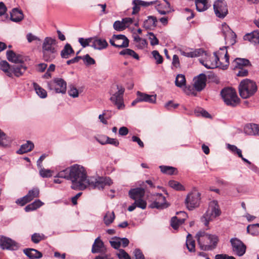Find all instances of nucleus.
<instances>
[{
    "label": "nucleus",
    "instance_id": "nucleus-1",
    "mask_svg": "<svg viewBox=\"0 0 259 259\" xmlns=\"http://www.w3.org/2000/svg\"><path fill=\"white\" fill-rule=\"evenodd\" d=\"M57 176L70 180L72 183L71 187L73 190H84L89 184L90 179H88L85 169L78 164H74L60 171Z\"/></svg>",
    "mask_w": 259,
    "mask_h": 259
},
{
    "label": "nucleus",
    "instance_id": "nucleus-2",
    "mask_svg": "<svg viewBox=\"0 0 259 259\" xmlns=\"http://www.w3.org/2000/svg\"><path fill=\"white\" fill-rule=\"evenodd\" d=\"M195 237L199 248L204 251L212 250L215 249L219 240L216 235L209 234L202 231H199Z\"/></svg>",
    "mask_w": 259,
    "mask_h": 259
},
{
    "label": "nucleus",
    "instance_id": "nucleus-3",
    "mask_svg": "<svg viewBox=\"0 0 259 259\" xmlns=\"http://www.w3.org/2000/svg\"><path fill=\"white\" fill-rule=\"evenodd\" d=\"M57 41L55 38L46 37L42 45L43 59L47 62L52 61L57 56Z\"/></svg>",
    "mask_w": 259,
    "mask_h": 259
},
{
    "label": "nucleus",
    "instance_id": "nucleus-4",
    "mask_svg": "<svg viewBox=\"0 0 259 259\" xmlns=\"http://www.w3.org/2000/svg\"><path fill=\"white\" fill-rule=\"evenodd\" d=\"M257 89L255 82L249 79H243L239 85V94L243 99H247L253 96Z\"/></svg>",
    "mask_w": 259,
    "mask_h": 259
},
{
    "label": "nucleus",
    "instance_id": "nucleus-5",
    "mask_svg": "<svg viewBox=\"0 0 259 259\" xmlns=\"http://www.w3.org/2000/svg\"><path fill=\"white\" fill-rule=\"evenodd\" d=\"M221 211L217 200H212L209 203L208 209L201 218V222L205 226H208L209 222L220 215Z\"/></svg>",
    "mask_w": 259,
    "mask_h": 259
},
{
    "label": "nucleus",
    "instance_id": "nucleus-6",
    "mask_svg": "<svg viewBox=\"0 0 259 259\" xmlns=\"http://www.w3.org/2000/svg\"><path fill=\"white\" fill-rule=\"evenodd\" d=\"M221 95L226 105L232 107H235L238 105L240 99L238 97L235 90L232 88L223 89L221 92Z\"/></svg>",
    "mask_w": 259,
    "mask_h": 259
},
{
    "label": "nucleus",
    "instance_id": "nucleus-7",
    "mask_svg": "<svg viewBox=\"0 0 259 259\" xmlns=\"http://www.w3.org/2000/svg\"><path fill=\"white\" fill-rule=\"evenodd\" d=\"M47 87L49 90L56 93L64 94L66 92L67 83L61 78H55L48 82Z\"/></svg>",
    "mask_w": 259,
    "mask_h": 259
},
{
    "label": "nucleus",
    "instance_id": "nucleus-8",
    "mask_svg": "<svg viewBox=\"0 0 259 259\" xmlns=\"http://www.w3.org/2000/svg\"><path fill=\"white\" fill-rule=\"evenodd\" d=\"M113 182L109 177H99L98 179L90 178L88 187L93 189L103 190L106 186L112 185Z\"/></svg>",
    "mask_w": 259,
    "mask_h": 259
},
{
    "label": "nucleus",
    "instance_id": "nucleus-9",
    "mask_svg": "<svg viewBox=\"0 0 259 259\" xmlns=\"http://www.w3.org/2000/svg\"><path fill=\"white\" fill-rule=\"evenodd\" d=\"M117 91L114 94H111L110 101L117 106L119 110L124 108L123 95L124 88L121 85H116Z\"/></svg>",
    "mask_w": 259,
    "mask_h": 259
},
{
    "label": "nucleus",
    "instance_id": "nucleus-10",
    "mask_svg": "<svg viewBox=\"0 0 259 259\" xmlns=\"http://www.w3.org/2000/svg\"><path fill=\"white\" fill-rule=\"evenodd\" d=\"M230 242L234 255L240 257L245 253L246 246L241 240L234 237L231 238Z\"/></svg>",
    "mask_w": 259,
    "mask_h": 259
},
{
    "label": "nucleus",
    "instance_id": "nucleus-11",
    "mask_svg": "<svg viewBox=\"0 0 259 259\" xmlns=\"http://www.w3.org/2000/svg\"><path fill=\"white\" fill-rule=\"evenodd\" d=\"M200 201V193L197 191H193L189 193L185 199V204L187 208L192 210L199 206Z\"/></svg>",
    "mask_w": 259,
    "mask_h": 259
},
{
    "label": "nucleus",
    "instance_id": "nucleus-12",
    "mask_svg": "<svg viewBox=\"0 0 259 259\" xmlns=\"http://www.w3.org/2000/svg\"><path fill=\"white\" fill-rule=\"evenodd\" d=\"M227 48V47H223L218 52L213 53L215 57L219 58V63L221 64L220 68L223 69H226L229 65V56Z\"/></svg>",
    "mask_w": 259,
    "mask_h": 259
},
{
    "label": "nucleus",
    "instance_id": "nucleus-13",
    "mask_svg": "<svg viewBox=\"0 0 259 259\" xmlns=\"http://www.w3.org/2000/svg\"><path fill=\"white\" fill-rule=\"evenodd\" d=\"M213 9L217 17L224 18L228 14L226 3L223 0H217L213 4Z\"/></svg>",
    "mask_w": 259,
    "mask_h": 259
},
{
    "label": "nucleus",
    "instance_id": "nucleus-14",
    "mask_svg": "<svg viewBox=\"0 0 259 259\" xmlns=\"http://www.w3.org/2000/svg\"><path fill=\"white\" fill-rule=\"evenodd\" d=\"M137 98L132 103V106H135L140 102H146L150 103H155L156 101V95H148L147 94L138 91Z\"/></svg>",
    "mask_w": 259,
    "mask_h": 259
},
{
    "label": "nucleus",
    "instance_id": "nucleus-15",
    "mask_svg": "<svg viewBox=\"0 0 259 259\" xmlns=\"http://www.w3.org/2000/svg\"><path fill=\"white\" fill-rule=\"evenodd\" d=\"M0 247L3 249L16 250L19 248V245L12 239L2 236L0 237Z\"/></svg>",
    "mask_w": 259,
    "mask_h": 259
},
{
    "label": "nucleus",
    "instance_id": "nucleus-16",
    "mask_svg": "<svg viewBox=\"0 0 259 259\" xmlns=\"http://www.w3.org/2000/svg\"><path fill=\"white\" fill-rule=\"evenodd\" d=\"M155 200L152 202L149 205L151 208H157L162 209L168 206V204L166 202L165 197L161 193H156Z\"/></svg>",
    "mask_w": 259,
    "mask_h": 259
},
{
    "label": "nucleus",
    "instance_id": "nucleus-17",
    "mask_svg": "<svg viewBox=\"0 0 259 259\" xmlns=\"http://www.w3.org/2000/svg\"><path fill=\"white\" fill-rule=\"evenodd\" d=\"M205 53V58L204 60L200 59V62L207 69H213L220 67V63H219V58L214 56L211 57Z\"/></svg>",
    "mask_w": 259,
    "mask_h": 259
},
{
    "label": "nucleus",
    "instance_id": "nucleus-18",
    "mask_svg": "<svg viewBox=\"0 0 259 259\" xmlns=\"http://www.w3.org/2000/svg\"><path fill=\"white\" fill-rule=\"evenodd\" d=\"M222 31L226 41L229 42L231 45L235 44L236 35L226 23L222 24Z\"/></svg>",
    "mask_w": 259,
    "mask_h": 259
},
{
    "label": "nucleus",
    "instance_id": "nucleus-19",
    "mask_svg": "<svg viewBox=\"0 0 259 259\" xmlns=\"http://www.w3.org/2000/svg\"><path fill=\"white\" fill-rule=\"evenodd\" d=\"M194 80V87L197 91H201L206 86V75L201 73L195 77Z\"/></svg>",
    "mask_w": 259,
    "mask_h": 259
},
{
    "label": "nucleus",
    "instance_id": "nucleus-20",
    "mask_svg": "<svg viewBox=\"0 0 259 259\" xmlns=\"http://www.w3.org/2000/svg\"><path fill=\"white\" fill-rule=\"evenodd\" d=\"M145 190L143 188H136L131 189L128 191L129 197L133 200L144 198Z\"/></svg>",
    "mask_w": 259,
    "mask_h": 259
},
{
    "label": "nucleus",
    "instance_id": "nucleus-21",
    "mask_svg": "<svg viewBox=\"0 0 259 259\" xmlns=\"http://www.w3.org/2000/svg\"><path fill=\"white\" fill-rule=\"evenodd\" d=\"M107 46L108 43L105 39L97 37H93V42L91 47L95 49L101 50L106 48Z\"/></svg>",
    "mask_w": 259,
    "mask_h": 259
},
{
    "label": "nucleus",
    "instance_id": "nucleus-22",
    "mask_svg": "<svg viewBox=\"0 0 259 259\" xmlns=\"http://www.w3.org/2000/svg\"><path fill=\"white\" fill-rule=\"evenodd\" d=\"M7 58L12 63L16 64L22 63L23 62V58L22 56L19 54H16L12 50L7 51Z\"/></svg>",
    "mask_w": 259,
    "mask_h": 259
},
{
    "label": "nucleus",
    "instance_id": "nucleus-23",
    "mask_svg": "<svg viewBox=\"0 0 259 259\" xmlns=\"http://www.w3.org/2000/svg\"><path fill=\"white\" fill-rule=\"evenodd\" d=\"M243 39L245 40H248L255 45L259 44V30H254L251 33L245 34L243 37Z\"/></svg>",
    "mask_w": 259,
    "mask_h": 259
},
{
    "label": "nucleus",
    "instance_id": "nucleus-24",
    "mask_svg": "<svg viewBox=\"0 0 259 259\" xmlns=\"http://www.w3.org/2000/svg\"><path fill=\"white\" fill-rule=\"evenodd\" d=\"M245 133L249 135L259 136V125L255 123H250L245 125Z\"/></svg>",
    "mask_w": 259,
    "mask_h": 259
},
{
    "label": "nucleus",
    "instance_id": "nucleus-25",
    "mask_svg": "<svg viewBox=\"0 0 259 259\" xmlns=\"http://www.w3.org/2000/svg\"><path fill=\"white\" fill-rule=\"evenodd\" d=\"M13 65L11 68L12 73H14L16 77L22 76L26 71L27 67L22 63Z\"/></svg>",
    "mask_w": 259,
    "mask_h": 259
},
{
    "label": "nucleus",
    "instance_id": "nucleus-26",
    "mask_svg": "<svg viewBox=\"0 0 259 259\" xmlns=\"http://www.w3.org/2000/svg\"><path fill=\"white\" fill-rule=\"evenodd\" d=\"M157 20L156 17L149 16L147 19L144 21L143 26L147 29H151L157 25Z\"/></svg>",
    "mask_w": 259,
    "mask_h": 259
},
{
    "label": "nucleus",
    "instance_id": "nucleus-27",
    "mask_svg": "<svg viewBox=\"0 0 259 259\" xmlns=\"http://www.w3.org/2000/svg\"><path fill=\"white\" fill-rule=\"evenodd\" d=\"M196 10L198 12H204L207 10L210 7V4L208 0H195Z\"/></svg>",
    "mask_w": 259,
    "mask_h": 259
},
{
    "label": "nucleus",
    "instance_id": "nucleus-28",
    "mask_svg": "<svg viewBox=\"0 0 259 259\" xmlns=\"http://www.w3.org/2000/svg\"><path fill=\"white\" fill-rule=\"evenodd\" d=\"M11 20L15 22L21 21L24 17L22 11L17 8H14L10 13Z\"/></svg>",
    "mask_w": 259,
    "mask_h": 259
},
{
    "label": "nucleus",
    "instance_id": "nucleus-29",
    "mask_svg": "<svg viewBox=\"0 0 259 259\" xmlns=\"http://www.w3.org/2000/svg\"><path fill=\"white\" fill-rule=\"evenodd\" d=\"M24 253L30 259L40 258L42 257V253L35 249L27 248L24 249Z\"/></svg>",
    "mask_w": 259,
    "mask_h": 259
},
{
    "label": "nucleus",
    "instance_id": "nucleus-30",
    "mask_svg": "<svg viewBox=\"0 0 259 259\" xmlns=\"http://www.w3.org/2000/svg\"><path fill=\"white\" fill-rule=\"evenodd\" d=\"M104 243L99 237L96 238L92 246V252L94 253H99L103 251Z\"/></svg>",
    "mask_w": 259,
    "mask_h": 259
},
{
    "label": "nucleus",
    "instance_id": "nucleus-31",
    "mask_svg": "<svg viewBox=\"0 0 259 259\" xmlns=\"http://www.w3.org/2000/svg\"><path fill=\"white\" fill-rule=\"evenodd\" d=\"M181 55L188 57V58H194L200 56L201 52H203L202 50L201 49L199 50H195L194 51H192V49H191L190 51H188V50L184 51L182 49H180L179 50Z\"/></svg>",
    "mask_w": 259,
    "mask_h": 259
},
{
    "label": "nucleus",
    "instance_id": "nucleus-32",
    "mask_svg": "<svg viewBox=\"0 0 259 259\" xmlns=\"http://www.w3.org/2000/svg\"><path fill=\"white\" fill-rule=\"evenodd\" d=\"M12 141V140L0 129V147H8L10 146Z\"/></svg>",
    "mask_w": 259,
    "mask_h": 259
},
{
    "label": "nucleus",
    "instance_id": "nucleus-33",
    "mask_svg": "<svg viewBox=\"0 0 259 259\" xmlns=\"http://www.w3.org/2000/svg\"><path fill=\"white\" fill-rule=\"evenodd\" d=\"M234 67L241 68L244 66H251V63L249 60L244 58H236L233 62Z\"/></svg>",
    "mask_w": 259,
    "mask_h": 259
},
{
    "label": "nucleus",
    "instance_id": "nucleus-34",
    "mask_svg": "<svg viewBox=\"0 0 259 259\" xmlns=\"http://www.w3.org/2000/svg\"><path fill=\"white\" fill-rule=\"evenodd\" d=\"M74 51L69 44H66L62 50L61 51L60 55L62 58L67 59L71 54H73Z\"/></svg>",
    "mask_w": 259,
    "mask_h": 259
},
{
    "label": "nucleus",
    "instance_id": "nucleus-35",
    "mask_svg": "<svg viewBox=\"0 0 259 259\" xmlns=\"http://www.w3.org/2000/svg\"><path fill=\"white\" fill-rule=\"evenodd\" d=\"M33 148V143L30 141H28L26 143L21 145L20 148L17 151V153L19 154H22L30 151Z\"/></svg>",
    "mask_w": 259,
    "mask_h": 259
},
{
    "label": "nucleus",
    "instance_id": "nucleus-36",
    "mask_svg": "<svg viewBox=\"0 0 259 259\" xmlns=\"http://www.w3.org/2000/svg\"><path fill=\"white\" fill-rule=\"evenodd\" d=\"M33 87L35 91L36 94L42 99L46 98L47 97V91L42 88L39 84L36 82L33 83Z\"/></svg>",
    "mask_w": 259,
    "mask_h": 259
},
{
    "label": "nucleus",
    "instance_id": "nucleus-37",
    "mask_svg": "<svg viewBox=\"0 0 259 259\" xmlns=\"http://www.w3.org/2000/svg\"><path fill=\"white\" fill-rule=\"evenodd\" d=\"M0 69L5 72L8 76H12L11 68H10V64L7 61L3 60L0 62Z\"/></svg>",
    "mask_w": 259,
    "mask_h": 259
},
{
    "label": "nucleus",
    "instance_id": "nucleus-38",
    "mask_svg": "<svg viewBox=\"0 0 259 259\" xmlns=\"http://www.w3.org/2000/svg\"><path fill=\"white\" fill-rule=\"evenodd\" d=\"M185 222V219H181V218H179L178 217H174L171 218L170 221V225L172 228L177 230L179 227L180 225L183 224Z\"/></svg>",
    "mask_w": 259,
    "mask_h": 259
},
{
    "label": "nucleus",
    "instance_id": "nucleus-39",
    "mask_svg": "<svg viewBox=\"0 0 259 259\" xmlns=\"http://www.w3.org/2000/svg\"><path fill=\"white\" fill-rule=\"evenodd\" d=\"M39 190L38 188L35 187L30 190L26 196H27V199H28V200L31 201L34 198L38 197L39 196Z\"/></svg>",
    "mask_w": 259,
    "mask_h": 259
},
{
    "label": "nucleus",
    "instance_id": "nucleus-40",
    "mask_svg": "<svg viewBox=\"0 0 259 259\" xmlns=\"http://www.w3.org/2000/svg\"><path fill=\"white\" fill-rule=\"evenodd\" d=\"M115 219V214L113 211H107L104 217V222L107 226L111 224Z\"/></svg>",
    "mask_w": 259,
    "mask_h": 259
},
{
    "label": "nucleus",
    "instance_id": "nucleus-41",
    "mask_svg": "<svg viewBox=\"0 0 259 259\" xmlns=\"http://www.w3.org/2000/svg\"><path fill=\"white\" fill-rule=\"evenodd\" d=\"M186 78L184 75L179 74L177 76L175 80V84L177 87L182 88L186 85Z\"/></svg>",
    "mask_w": 259,
    "mask_h": 259
},
{
    "label": "nucleus",
    "instance_id": "nucleus-42",
    "mask_svg": "<svg viewBox=\"0 0 259 259\" xmlns=\"http://www.w3.org/2000/svg\"><path fill=\"white\" fill-rule=\"evenodd\" d=\"M186 245L188 249L190 252H194L195 250V241L192 239V236L188 234L186 240Z\"/></svg>",
    "mask_w": 259,
    "mask_h": 259
},
{
    "label": "nucleus",
    "instance_id": "nucleus-43",
    "mask_svg": "<svg viewBox=\"0 0 259 259\" xmlns=\"http://www.w3.org/2000/svg\"><path fill=\"white\" fill-rule=\"evenodd\" d=\"M120 55H124V56H128L133 57L136 60L139 59V57L138 54H137L134 51L130 49H125L121 51L119 53Z\"/></svg>",
    "mask_w": 259,
    "mask_h": 259
},
{
    "label": "nucleus",
    "instance_id": "nucleus-44",
    "mask_svg": "<svg viewBox=\"0 0 259 259\" xmlns=\"http://www.w3.org/2000/svg\"><path fill=\"white\" fill-rule=\"evenodd\" d=\"M159 168L162 173L170 175L174 174L177 170L176 168L170 166L161 165Z\"/></svg>",
    "mask_w": 259,
    "mask_h": 259
},
{
    "label": "nucleus",
    "instance_id": "nucleus-45",
    "mask_svg": "<svg viewBox=\"0 0 259 259\" xmlns=\"http://www.w3.org/2000/svg\"><path fill=\"white\" fill-rule=\"evenodd\" d=\"M168 185L172 189L177 191H183L185 190L184 187L180 183L175 180H170L168 182Z\"/></svg>",
    "mask_w": 259,
    "mask_h": 259
},
{
    "label": "nucleus",
    "instance_id": "nucleus-46",
    "mask_svg": "<svg viewBox=\"0 0 259 259\" xmlns=\"http://www.w3.org/2000/svg\"><path fill=\"white\" fill-rule=\"evenodd\" d=\"M46 238L44 234L35 233L31 235V241L33 243L37 244L41 240H45Z\"/></svg>",
    "mask_w": 259,
    "mask_h": 259
},
{
    "label": "nucleus",
    "instance_id": "nucleus-47",
    "mask_svg": "<svg viewBox=\"0 0 259 259\" xmlns=\"http://www.w3.org/2000/svg\"><path fill=\"white\" fill-rule=\"evenodd\" d=\"M78 42L83 48L91 46L93 42V37H89L88 38L80 37L78 38Z\"/></svg>",
    "mask_w": 259,
    "mask_h": 259
},
{
    "label": "nucleus",
    "instance_id": "nucleus-48",
    "mask_svg": "<svg viewBox=\"0 0 259 259\" xmlns=\"http://www.w3.org/2000/svg\"><path fill=\"white\" fill-rule=\"evenodd\" d=\"M113 37V38L115 39V41H119L122 40V42L120 43V45H122V44H125L126 47L128 46L129 41L125 35L122 34L114 35Z\"/></svg>",
    "mask_w": 259,
    "mask_h": 259
},
{
    "label": "nucleus",
    "instance_id": "nucleus-49",
    "mask_svg": "<svg viewBox=\"0 0 259 259\" xmlns=\"http://www.w3.org/2000/svg\"><path fill=\"white\" fill-rule=\"evenodd\" d=\"M259 224L249 225L247 227V232L252 235H255L258 232Z\"/></svg>",
    "mask_w": 259,
    "mask_h": 259
},
{
    "label": "nucleus",
    "instance_id": "nucleus-50",
    "mask_svg": "<svg viewBox=\"0 0 259 259\" xmlns=\"http://www.w3.org/2000/svg\"><path fill=\"white\" fill-rule=\"evenodd\" d=\"M53 171L48 169H45L41 167L39 169V173L42 178H50L52 176Z\"/></svg>",
    "mask_w": 259,
    "mask_h": 259
},
{
    "label": "nucleus",
    "instance_id": "nucleus-51",
    "mask_svg": "<svg viewBox=\"0 0 259 259\" xmlns=\"http://www.w3.org/2000/svg\"><path fill=\"white\" fill-rule=\"evenodd\" d=\"M135 200V204L136 207L140 208L142 209H145L147 207V202L143 198L140 199H137Z\"/></svg>",
    "mask_w": 259,
    "mask_h": 259
},
{
    "label": "nucleus",
    "instance_id": "nucleus-52",
    "mask_svg": "<svg viewBox=\"0 0 259 259\" xmlns=\"http://www.w3.org/2000/svg\"><path fill=\"white\" fill-rule=\"evenodd\" d=\"M111 246L115 248L118 249L121 246V238L119 237H114L112 240L110 241Z\"/></svg>",
    "mask_w": 259,
    "mask_h": 259
},
{
    "label": "nucleus",
    "instance_id": "nucleus-53",
    "mask_svg": "<svg viewBox=\"0 0 259 259\" xmlns=\"http://www.w3.org/2000/svg\"><path fill=\"white\" fill-rule=\"evenodd\" d=\"M82 60L87 65H93L96 63L95 60L93 58L91 57L89 54L82 56Z\"/></svg>",
    "mask_w": 259,
    "mask_h": 259
},
{
    "label": "nucleus",
    "instance_id": "nucleus-54",
    "mask_svg": "<svg viewBox=\"0 0 259 259\" xmlns=\"http://www.w3.org/2000/svg\"><path fill=\"white\" fill-rule=\"evenodd\" d=\"M68 93L70 96L73 98H77L79 95L78 90L72 84L69 85Z\"/></svg>",
    "mask_w": 259,
    "mask_h": 259
},
{
    "label": "nucleus",
    "instance_id": "nucleus-55",
    "mask_svg": "<svg viewBox=\"0 0 259 259\" xmlns=\"http://www.w3.org/2000/svg\"><path fill=\"white\" fill-rule=\"evenodd\" d=\"M196 90L194 87L188 86L185 87L184 89V91L187 95H192L195 96L196 95Z\"/></svg>",
    "mask_w": 259,
    "mask_h": 259
},
{
    "label": "nucleus",
    "instance_id": "nucleus-56",
    "mask_svg": "<svg viewBox=\"0 0 259 259\" xmlns=\"http://www.w3.org/2000/svg\"><path fill=\"white\" fill-rule=\"evenodd\" d=\"M113 28L115 30L119 31L125 29L122 21H116L113 24Z\"/></svg>",
    "mask_w": 259,
    "mask_h": 259
},
{
    "label": "nucleus",
    "instance_id": "nucleus-57",
    "mask_svg": "<svg viewBox=\"0 0 259 259\" xmlns=\"http://www.w3.org/2000/svg\"><path fill=\"white\" fill-rule=\"evenodd\" d=\"M152 54L154 58L156 60L157 64H161L163 62V58L157 51L155 50L152 51Z\"/></svg>",
    "mask_w": 259,
    "mask_h": 259
},
{
    "label": "nucleus",
    "instance_id": "nucleus-58",
    "mask_svg": "<svg viewBox=\"0 0 259 259\" xmlns=\"http://www.w3.org/2000/svg\"><path fill=\"white\" fill-rule=\"evenodd\" d=\"M149 39L150 41V44L151 46L157 45L159 44V40L156 37V36L152 32H149L148 33Z\"/></svg>",
    "mask_w": 259,
    "mask_h": 259
},
{
    "label": "nucleus",
    "instance_id": "nucleus-59",
    "mask_svg": "<svg viewBox=\"0 0 259 259\" xmlns=\"http://www.w3.org/2000/svg\"><path fill=\"white\" fill-rule=\"evenodd\" d=\"M117 255L119 259H131L128 254L122 249L119 250V253L117 254Z\"/></svg>",
    "mask_w": 259,
    "mask_h": 259
},
{
    "label": "nucleus",
    "instance_id": "nucleus-60",
    "mask_svg": "<svg viewBox=\"0 0 259 259\" xmlns=\"http://www.w3.org/2000/svg\"><path fill=\"white\" fill-rule=\"evenodd\" d=\"M29 202H30V201H29V200H28V199H27V197L26 195L22 198L18 199L16 201V203L17 204H19L21 206H24L25 204H26L27 203H28Z\"/></svg>",
    "mask_w": 259,
    "mask_h": 259
},
{
    "label": "nucleus",
    "instance_id": "nucleus-61",
    "mask_svg": "<svg viewBox=\"0 0 259 259\" xmlns=\"http://www.w3.org/2000/svg\"><path fill=\"white\" fill-rule=\"evenodd\" d=\"M133 7L132 14H136L139 12V11L140 10V7L141 6L140 5V3L136 2L135 0H134L133 1Z\"/></svg>",
    "mask_w": 259,
    "mask_h": 259
},
{
    "label": "nucleus",
    "instance_id": "nucleus-62",
    "mask_svg": "<svg viewBox=\"0 0 259 259\" xmlns=\"http://www.w3.org/2000/svg\"><path fill=\"white\" fill-rule=\"evenodd\" d=\"M179 104L174 103L172 101H169L165 103L164 107L167 110H170L171 108L176 109L179 106Z\"/></svg>",
    "mask_w": 259,
    "mask_h": 259
},
{
    "label": "nucleus",
    "instance_id": "nucleus-63",
    "mask_svg": "<svg viewBox=\"0 0 259 259\" xmlns=\"http://www.w3.org/2000/svg\"><path fill=\"white\" fill-rule=\"evenodd\" d=\"M26 38L28 42H31L34 40L40 41V39L36 36L32 34L31 33H28L26 35Z\"/></svg>",
    "mask_w": 259,
    "mask_h": 259
},
{
    "label": "nucleus",
    "instance_id": "nucleus-64",
    "mask_svg": "<svg viewBox=\"0 0 259 259\" xmlns=\"http://www.w3.org/2000/svg\"><path fill=\"white\" fill-rule=\"evenodd\" d=\"M136 259H145L142 251L139 249H136L134 252Z\"/></svg>",
    "mask_w": 259,
    "mask_h": 259
}]
</instances>
